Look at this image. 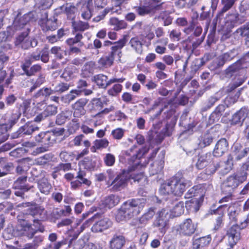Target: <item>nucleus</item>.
<instances>
[{
	"mask_svg": "<svg viewBox=\"0 0 249 249\" xmlns=\"http://www.w3.org/2000/svg\"><path fill=\"white\" fill-rule=\"evenodd\" d=\"M39 128L32 122L28 121L18 128V130L11 135L12 139L31 135L34 132L38 131Z\"/></svg>",
	"mask_w": 249,
	"mask_h": 249,
	"instance_id": "15",
	"label": "nucleus"
},
{
	"mask_svg": "<svg viewBox=\"0 0 249 249\" xmlns=\"http://www.w3.org/2000/svg\"><path fill=\"white\" fill-rule=\"evenodd\" d=\"M212 159V155L210 152L198 154L196 163V168L199 170L203 169L211 163Z\"/></svg>",
	"mask_w": 249,
	"mask_h": 249,
	"instance_id": "32",
	"label": "nucleus"
},
{
	"mask_svg": "<svg viewBox=\"0 0 249 249\" xmlns=\"http://www.w3.org/2000/svg\"><path fill=\"white\" fill-rule=\"evenodd\" d=\"M64 10L67 18L73 21L76 17L77 8L73 4L66 3L64 4Z\"/></svg>",
	"mask_w": 249,
	"mask_h": 249,
	"instance_id": "43",
	"label": "nucleus"
},
{
	"mask_svg": "<svg viewBox=\"0 0 249 249\" xmlns=\"http://www.w3.org/2000/svg\"><path fill=\"white\" fill-rule=\"evenodd\" d=\"M120 83H117L114 84L112 87L107 90V94L109 96L116 97L121 92L123 86Z\"/></svg>",
	"mask_w": 249,
	"mask_h": 249,
	"instance_id": "63",
	"label": "nucleus"
},
{
	"mask_svg": "<svg viewBox=\"0 0 249 249\" xmlns=\"http://www.w3.org/2000/svg\"><path fill=\"white\" fill-rule=\"evenodd\" d=\"M68 245V247H72V240L63 239L61 241L50 244V248L52 249H60L63 246Z\"/></svg>",
	"mask_w": 249,
	"mask_h": 249,
	"instance_id": "60",
	"label": "nucleus"
},
{
	"mask_svg": "<svg viewBox=\"0 0 249 249\" xmlns=\"http://www.w3.org/2000/svg\"><path fill=\"white\" fill-rule=\"evenodd\" d=\"M205 35H203L200 37L194 36L191 35L186 39V41L192 43V50L196 49L204 41Z\"/></svg>",
	"mask_w": 249,
	"mask_h": 249,
	"instance_id": "51",
	"label": "nucleus"
},
{
	"mask_svg": "<svg viewBox=\"0 0 249 249\" xmlns=\"http://www.w3.org/2000/svg\"><path fill=\"white\" fill-rule=\"evenodd\" d=\"M244 82V79L240 77L235 78L229 85L225 87V91L227 93L232 92Z\"/></svg>",
	"mask_w": 249,
	"mask_h": 249,
	"instance_id": "47",
	"label": "nucleus"
},
{
	"mask_svg": "<svg viewBox=\"0 0 249 249\" xmlns=\"http://www.w3.org/2000/svg\"><path fill=\"white\" fill-rule=\"evenodd\" d=\"M246 17L240 14L236 10L225 14L222 21L230 28L236 27L246 21Z\"/></svg>",
	"mask_w": 249,
	"mask_h": 249,
	"instance_id": "13",
	"label": "nucleus"
},
{
	"mask_svg": "<svg viewBox=\"0 0 249 249\" xmlns=\"http://www.w3.org/2000/svg\"><path fill=\"white\" fill-rule=\"evenodd\" d=\"M222 93L219 91L213 95L209 96L203 103L201 108V112H205L210 109L215 103L222 97Z\"/></svg>",
	"mask_w": 249,
	"mask_h": 249,
	"instance_id": "28",
	"label": "nucleus"
},
{
	"mask_svg": "<svg viewBox=\"0 0 249 249\" xmlns=\"http://www.w3.org/2000/svg\"><path fill=\"white\" fill-rule=\"evenodd\" d=\"M239 53V49L238 48H234L223 53L213 62V65L211 66L212 67H213L212 69L214 70L222 67L226 63L233 59Z\"/></svg>",
	"mask_w": 249,
	"mask_h": 249,
	"instance_id": "12",
	"label": "nucleus"
},
{
	"mask_svg": "<svg viewBox=\"0 0 249 249\" xmlns=\"http://www.w3.org/2000/svg\"><path fill=\"white\" fill-rule=\"evenodd\" d=\"M111 25L113 26V29L119 31L121 29H125L127 26L126 22L124 20H119L116 18H112L109 20Z\"/></svg>",
	"mask_w": 249,
	"mask_h": 249,
	"instance_id": "53",
	"label": "nucleus"
},
{
	"mask_svg": "<svg viewBox=\"0 0 249 249\" xmlns=\"http://www.w3.org/2000/svg\"><path fill=\"white\" fill-rule=\"evenodd\" d=\"M72 26L73 27V31L75 33H81L84 32L85 30H88L89 28V25L88 22L79 21L75 22L74 20L71 22Z\"/></svg>",
	"mask_w": 249,
	"mask_h": 249,
	"instance_id": "50",
	"label": "nucleus"
},
{
	"mask_svg": "<svg viewBox=\"0 0 249 249\" xmlns=\"http://www.w3.org/2000/svg\"><path fill=\"white\" fill-rule=\"evenodd\" d=\"M7 231H13L12 234L7 236L9 239L12 238L13 237L23 235L26 236L29 239H31L34 237L37 230H34L32 228L31 222L29 220L23 219L15 228L13 227H8Z\"/></svg>",
	"mask_w": 249,
	"mask_h": 249,
	"instance_id": "9",
	"label": "nucleus"
},
{
	"mask_svg": "<svg viewBox=\"0 0 249 249\" xmlns=\"http://www.w3.org/2000/svg\"><path fill=\"white\" fill-rule=\"evenodd\" d=\"M9 56L6 53L5 48L0 46V70L3 69L9 60Z\"/></svg>",
	"mask_w": 249,
	"mask_h": 249,
	"instance_id": "58",
	"label": "nucleus"
},
{
	"mask_svg": "<svg viewBox=\"0 0 249 249\" xmlns=\"http://www.w3.org/2000/svg\"><path fill=\"white\" fill-rule=\"evenodd\" d=\"M121 200V197L116 195L111 194L105 197L101 201V206L104 208L111 209L117 205Z\"/></svg>",
	"mask_w": 249,
	"mask_h": 249,
	"instance_id": "34",
	"label": "nucleus"
},
{
	"mask_svg": "<svg viewBox=\"0 0 249 249\" xmlns=\"http://www.w3.org/2000/svg\"><path fill=\"white\" fill-rule=\"evenodd\" d=\"M72 116V112L65 110L59 113L56 117L55 123L57 125L64 124L67 121L70 120Z\"/></svg>",
	"mask_w": 249,
	"mask_h": 249,
	"instance_id": "45",
	"label": "nucleus"
},
{
	"mask_svg": "<svg viewBox=\"0 0 249 249\" xmlns=\"http://www.w3.org/2000/svg\"><path fill=\"white\" fill-rule=\"evenodd\" d=\"M214 137L210 133H205L199 139L198 146L203 148L210 145L213 142Z\"/></svg>",
	"mask_w": 249,
	"mask_h": 249,
	"instance_id": "44",
	"label": "nucleus"
},
{
	"mask_svg": "<svg viewBox=\"0 0 249 249\" xmlns=\"http://www.w3.org/2000/svg\"><path fill=\"white\" fill-rule=\"evenodd\" d=\"M92 111L97 112L95 115L96 117H102L103 115L107 114L114 109V107L112 106L109 108H105L103 109L104 104L100 98L94 99L92 100Z\"/></svg>",
	"mask_w": 249,
	"mask_h": 249,
	"instance_id": "23",
	"label": "nucleus"
},
{
	"mask_svg": "<svg viewBox=\"0 0 249 249\" xmlns=\"http://www.w3.org/2000/svg\"><path fill=\"white\" fill-rule=\"evenodd\" d=\"M149 150V147L146 146L139 149L137 153L129 159L128 163L130 166L128 170L121 169L118 171L115 169H109L107 170V177L108 178L107 184L112 186L113 191H120L126 185L130 177V171H139L142 167L146 166L147 162L144 164H142L140 159Z\"/></svg>",
	"mask_w": 249,
	"mask_h": 249,
	"instance_id": "1",
	"label": "nucleus"
},
{
	"mask_svg": "<svg viewBox=\"0 0 249 249\" xmlns=\"http://www.w3.org/2000/svg\"><path fill=\"white\" fill-rule=\"evenodd\" d=\"M221 163L220 162L213 161L212 164H209L204 170V174L211 176L214 174L216 171L220 169Z\"/></svg>",
	"mask_w": 249,
	"mask_h": 249,
	"instance_id": "57",
	"label": "nucleus"
},
{
	"mask_svg": "<svg viewBox=\"0 0 249 249\" xmlns=\"http://www.w3.org/2000/svg\"><path fill=\"white\" fill-rule=\"evenodd\" d=\"M112 225V221L107 217H104L95 222L91 227L93 232H102L110 228Z\"/></svg>",
	"mask_w": 249,
	"mask_h": 249,
	"instance_id": "30",
	"label": "nucleus"
},
{
	"mask_svg": "<svg viewBox=\"0 0 249 249\" xmlns=\"http://www.w3.org/2000/svg\"><path fill=\"white\" fill-rule=\"evenodd\" d=\"M94 79L95 82L99 87L104 89L113 83H123L125 80V78L121 77L119 78H112L108 80L107 76L103 74L95 75Z\"/></svg>",
	"mask_w": 249,
	"mask_h": 249,
	"instance_id": "20",
	"label": "nucleus"
},
{
	"mask_svg": "<svg viewBox=\"0 0 249 249\" xmlns=\"http://www.w3.org/2000/svg\"><path fill=\"white\" fill-rule=\"evenodd\" d=\"M168 212L164 209L158 210L156 215V218L153 223V226L158 229L161 233H165L166 231V226L168 223L167 215Z\"/></svg>",
	"mask_w": 249,
	"mask_h": 249,
	"instance_id": "16",
	"label": "nucleus"
},
{
	"mask_svg": "<svg viewBox=\"0 0 249 249\" xmlns=\"http://www.w3.org/2000/svg\"><path fill=\"white\" fill-rule=\"evenodd\" d=\"M236 32L241 36L245 37V44L249 48V21L237 29Z\"/></svg>",
	"mask_w": 249,
	"mask_h": 249,
	"instance_id": "48",
	"label": "nucleus"
},
{
	"mask_svg": "<svg viewBox=\"0 0 249 249\" xmlns=\"http://www.w3.org/2000/svg\"><path fill=\"white\" fill-rule=\"evenodd\" d=\"M20 117L21 113L18 111L12 113L8 118L7 123L0 124L1 129L2 130L8 129L10 131L12 127L17 123Z\"/></svg>",
	"mask_w": 249,
	"mask_h": 249,
	"instance_id": "37",
	"label": "nucleus"
},
{
	"mask_svg": "<svg viewBox=\"0 0 249 249\" xmlns=\"http://www.w3.org/2000/svg\"><path fill=\"white\" fill-rule=\"evenodd\" d=\"M53 155L52 153L45 154L36 160V164L44 166L52 160Z\"/></svg>",
	"mask_w": 249,
	"mask_h": 249,
	"instance_id": "61",
	"label": "nucleus"
},
{
	"mask_svg": "<svg viewBox=\"0 0 249 249\" xmlns=\"http://www.w3.org/2000/svg\"><path fill=\"white\" fill-rule=\"evenodd\" d=\"M88 100L86 98H81L77 101L72 105L73 109V116L76 118L81 117L86 113V110L84 108L85 106L87 104Z\"/></svg>",
	"mask_w": 249,
	"mask_h": 249,
	"instance_id": "31",
	"label": "nucleus"
},
{
	"mask_svg": "<svg viewBox=\"0 0 249 249\" xmlns=\"http://www.w3.org/2000/svg\"><path fill=\"white\" fill-rule=\"evenodd\" d=\"M126 243V238L120 232H116L109 242L110 249H122Z\"/></svg>",
	"mask_w": 249,
	"mask_h": 249,
	"instance_id": "26",
	"label": "nucleus"
},
{
	"mask_svg": "<svg viewBox=\"0 0 249 249\" xmlns=\"http://www.w3.org/2000/svg\"><path fill=\"white\" fill-rule=\"evenodd\" d=\"M248 173L240 171L234 173L228 176L224 181L221 187L222 194L233 193L235 189L245 180H246Z\"/></svg>",
	"mask_w": 249,
	"mask_h": 249,
	"instance_id": "7",
	"label": "nucleus"
},
{
	"mask_svg": "<svg viewBox=\"0 0 249 249\" xmlns=\"http://www.w3.org/2000/svg\"><path fill=\"white\" fill-rule=\"evenodd\" d=\"M197 227V224L194 223L191 218H187L180 224L177 231L181 236H190L195 233Z\"/></svg>",
	"mask_w": 249,
	"mask_h": 249,
	"instance_id": "18",
	"label": "nucleus"
},
{
	"mask_svg": "<svg viewBox=\"0 0 249 249\" xmlns=\"http://www.w3.org/2000/svg\"><path fill=\"white\" fill-rule=\"evenodd\" d=\"M37 187L41 193L48 195L52 189L51 183L47 178H43L37 181Z\"/></svg>",
	"mask_w": 249,
	"mask_h": 249,
	"instance_id": "38",
	"label": "nucleus"
},
{
	"mask_svg": "<svg viewBox=\"0 0 249 249\" xmlns=\"http://www.w3.org/2000/svg\"><path fill=\"white\" fill-rule=\"evenodd\" d=\"M226 106L225 104L218 105L209 116V123L213 124L218 122L226 110Z\"/></svg>",
	"mask_w": 249,
	"mask_h": 249,
	"instance_id": "35",
	"label": "nucleus"
},
{
	"mask_svg": "<svg viewBox=\"0 0 249 249\" xmlns=\"http://www.w3.org/2000/svg\"><path fill=\"white\" fill-rule=\"evenodd\" d=\"M75 67L72 65L67 66L65 68L61 77L66 81H70L74 77V72L75 71Z\"/></svg>",
	"mask_w": 249,
	"mask_h": 249,
	"instance_id": "56",
	"label": "nucleus"
},
{
	"mask_svg": "<svg viewBox=\"0 0 249 249\" xmlns=\"http://www.w3.org/2000/svg\"><path fill=\"white\" fill-rule=\"evenodd\" d=\"M232 153L231 155L235 161H241L245 158L249 160V147H243L239 143L235 144Z\"/></svg>",
	"mask_w": 249,
	"mask_h": 249,
	"instance_id": "21",
	"label": "nucleus"
},
{
	"mask_svg": "<svg viewBox=\"0 0 249 249\" xmlns=\"http://www.w3.org/2000/svg\"><path fill=\"white\" fill-rule=\"evenodd\" d=\"M211 239L210 235L199 238L194 237L192 240V249H201L208 246Z\"/></svg>",
	"mask_w": 249,
	"mask_h": 249,
	"instance_id": "36",
	"label": "nucleus"
},
{
	"mask_svg": "<svg viewBox=\"0 0 249 249\" xmlns=\"http://www.w3.org/2000/svg\"><path fill=\"white\" fill-rule=\"evenodd\" d=\"M249 223V219L247 218L241 222L240 226L234 225L227 231V235L228 237L229 243L231 247H233L240 239V231L247 226Z\"/></svg>",
	"mask_w": 249,
	"mask_h": 249,
	"instance_id": "11",
	"label": "nucleus"
},
{
	"mask_svg": "<svg viewBox=\"0 0 249 249\" xmlns=\"http://www.w3.org/2000/svg\"><path fill=\"white\" fill-rule=\"evenodd\" d=\"M161 158L159 161H155L153 163L151 164L150 168V172L152 175L157 174L160 173L162 171L164 167V154L165 152L162 151L161 152Z\"/></svg>",
	"mask_w": 249,
	"mask_h": 249,
	"instance_id": "41",
	"label": "nucleus"
},
{
	"mask_svg": "<svg viewBox=\"0 0 249 249\" xmlns=\"http://www.w3.org/2000/svg\"><path fill=\"white\" fill-rule=\"evenodd\" d=\"M57 112V107L53 105H49L40 113L34 118L35 122L39 123L48 117L55 115Z\"/></svg>",
	"mask_w": 249,
	"mask_h": 249,
	"instance_id": "29",
	"label": "nucleus"
},
{
	"mask_svg": "<svg viewBox=\"0 0 249 249\" xmlns=\"http://www.w3.org/2000/svg\"><path fill=\"white\" fill-rule=\"evenodd\" d=\"M24 216L25 219L31 216V221L33 222L34 225L37 228V231L41 232L44 231V228L41 222L46 219V211L44 208L38 205L29 207L27 209Z\"/></svg>",
	"mask_w": 249,
	"mask_h": 249,
	"instance_id": "8",
	"label": "nucleus"
},
{
	"mask_svg": "<svg viewBox=\"0 0 249 249\" xmlns=\"http://www.w3.org/2000/svg\"><path fill=\"white\" fill-rule=\"evenodd\" d=\"M37 19L36 12L35 11H30L20 17L18 13L13 22L12 27L15 30H20L26 26L30 22L36 21Z\"/></svg>",
	"mask_w": 249,
	"mask_h": 249,
	"instance_id": "10",
	"label": "nucleus"
},
{
	"mask_svg": "<svg viewBox=\"0 0 249 249\" xmlns=\"http://www.w3.org/2000/svg\"><path fill=\"white\" fill-rule=\"evenodd\" d=\"M249 114V110L246 107H242L240 110L235 112L230 120L231 125H239L242 126L244 123L246 122L248 115Z\"/></svg>",
	"mask_w": 249,
	"mask_h": 249,
	"instance_id": "22",
	"label": "nucleus"
},
{
	"mask_svg": "<svg viewBox=\"0 0 249 249\" xmlns=\"http://www.w3.org/2000/svg\"><path fill=\"white\" fill-rule=\"evenodd\" d=\"M54 94L53 89L49 88L43 87L39 89L33 96L34 98H47L50 95Z\"/></svg>",
	"mask_w": 249,
	"mask_h": 249,
	"instance_id": "52",
	"label": "nucleus"
},
{
	"mask_svg": "<svg viewBox=\"0 0 249 249\" xmlns=\"http://www.w3.org/2000/svg\"><path fill=\"white\" fill-rule=\"evenodd\" d=\"M146 202V199L143 197L130 199L124 202L118 210L116 215L117 221H126L139 214L144 207Z\"/></svg>",
	"mask_w": 249,
	"mask_h": 249,
	"instance_id": "4",
	"label": "nucleus"
},
{
	"mask_svg": "<svg viewBox=\"0 0 249 249\" xmlns=\"http://www.w3.org/2000/svg\"><path fill=\"white\" fill-rule=\"evenodd\" d=\"M73 37L68 38L66 42L69 46V53H79L81 52L80 48L84 45L82 41L83 38V35L81 33H75Z\"/></svg>",
	"mask_w": 249,
	"mask_h": 249,
	"instance_id": "19",
	"label": "nucleus"
},
{
	"mask_svg": "<svg viewBox=\"0 0 249 249\" xmlns=\"http://www.w3.org/2000/svg\"><path fill=\"white\" fill-rule=\"evenodd\" d=\"M208 56L204 55L201 58L195 59L192 63L191 66V71L196 72L201 67L204 66L208 61Z\"/></svg>",
	"mask_w": 249,
	"mask_h": 249,
	"instance_id": "46",
	"label": "nucleus"
},
{
	"mask_svg": "<svg viewBox=\"0 0 249 249\" xmlns=\"http://www.w3.org/2000/svg\"><path fill=\"white\" fill-rule=\"evenodd\" d=\"M249 66V63L246 61V59L241 58L230 65L225 70V76L227 78H231L233 76L237 78L236 76L239 75L241 71L247 68Z\"/></svg>",
	"mask_w": 249,
	"mask_h": 249,
	"instance_id": "14",
	"label": "nucleus"
},
{
	"mask_svg": "<svg viewBox=\"0 0 249 249\" xmlns=\"http://www.w3.org/2000/svg\"><path fill=\"white\" fill-rule=\"evenodd\" d=\"M168 4L162 0H144L143 5L136 6L135 9L140 16H152L158 11L166 10Z\"/></svg>",
	"mask_w": 249,
	"mask_h": 249,
	"instance_id": "5",
	"label": "nucleus"
},
{
	"mask_svg": "<svg viewBox=\"0 0 249 249\" xmlns=\"http://www.w3.org/2000/svg\"><path fill=\"white\" fill-rule=\"evenodd\" d=\"M27 177V176H21L18 177L16 180L14 182L12 186L13 189H34L35 187L33 185H30L26 184Z\"/></svg>",
	"mask_w": 249,
	"mask_h": 249,
	"instance_id": "40",
	"label": "nucleus"
},
{
	"mask_svg": "<svg viewBox=\"0 0 249 249\" xmlns=\"http://www.w3.org/2000/svg\"><path fill=\"white\" fill-rule=\"evenodd\" d=\"M129 44L136 53L142 54L143 44L138 37L132 38L129 42Z\"/></svg>",
	"mask_w": 249,
	"mask_h": 249,
	"instance_id": "54",
	"label": "nucleus"
},
{
	"mask_svg": "<svg viewBox=\"0 0 249 249\" xmlns=\"http://www.w3.org/2000/svg\"><path fill=\"white\" fill-rule=\"evenodd\" d=\"M126 43V39L125 37L116 41L114 46H112L111 47V52L107 55L103 56L98 60V63L99 66L102 68H107L113 65L116 55L120 59L122 55V49Z\"/></svg>",
	"mask_w": 249,
	"mask_h": 249,
	"instance_id": "6",
	"label": "nucleus"
},
{
	"mask_svg": "<svg viewBox=\"0 0 249 249\" xmlns=\"http://www.w3.org/2000/svg\"><path fill=\"white\" fill-rule=\"evenodd\" d=\"M148 141L151 146L152 144L160 143L164 139L163 134L157 130H151L148 132Z\"/></svg>",
	"mask_w": 249,
	"mask_h": 249,
	"instance_id": "39",
	"label": "nucleus"
},
{
	"mask_svg": "<svg viewBox=\"0 0 249 249\" xmlns=\"http://www.w3.org/2000/svg\"><path fill=\"white\" fill-rule=\"evenodd\" d=\"M191 181L186 179L180 172L166 182L162 184L159 189L161 195L173 194L175 196H181L186 188L191 185Z\"/></svg>",
	"mask_w": 249,
	"mask_h": 249,
	"instance_id": "3",
	"label": "nucleus"
},
{
	"mask_svg": "<svg viewBox=\"0 0 249 249\" xmlns=\"http://www.w3.org/2000/svg\"><path fill=\"white\" fill-rule=\"evenodd\" d=\"M30 32V29L28 27H25V30L16 37L14 42L15 45L24 50L28 49V41Z\"/></svg>",
	"mask_w": 249,
	"mask_h": 249,
	"instance_id": "27",
	"label": "nucleus"
},
{
	"mask_svg": "<svg viewBox=\"0 0 249 249\" xmlns=\"http://www.w3.org/2000/svg\"><path fill=\"white\" fill-rule=\"evenodd\" d=\"M73 249H102V248L92 243L86 244L84 239H79L74 243Z\"/></svg>",
	"mask_w": 249,
	"mask_h": 249,
	"instance_id": "42",
	"label": "nucleus"
},
{
	"mask_svg": "<svg viewBox=\"0 0 249 249\" xmlns=\"http://www.w3.org/2000/svg\"><path fill=\"white\" fill-rule=\"evenodd\" d=\"M57 19L54 18L53 20H46L45 22H44L41 25V29L43 32H47L48 31H54L57 28Z\"/></svg>",
	"mask_w": 249,
	"mask_h": 249,
	"instance_id": "55",
	"label": "nucleus"
},
{
	"mask_svg": "<svg viewBox=\"0 0 249 249\" xmlns=\"http://www.w3.org/2000/svg\"><path fill=\"white\" fill-rule=\"evenodd\" d=\"M157 208L155 207H152L148 209L147 211L140 218V222L142 224H145L147 221L152 219L154 215H156L158 212Z\"/></svg>",
	"mask_w": 249,
	"mask_h": 249,
	"instance_id": "49",
	"label": "nucleus"
},
{
	"mask_svg": "<svg viewBox=\"0 0 249 249\" xmlns=\"http://www.w3.org/2000/svg\"><path fill=\"white\" fill-rule=\"evenodd\" d=\"M184 211V203L182 201H179L176 202L171 212L174 216L177 217L182 214Z\"/></svg>",
	"mask_w": 249,
	"mask_h": 249,
	"instance_id": "59",
	"label": "nucleus"
},
{
	"mask_svg": "<svg viewBox=\"0 0 249 249\" xmlns=\"http://www.w3.org/2000/svg\"><path fill=\"white\" fill-rule=\"evenodd\" d=\"M219 162L221 163V166L218 171L220 176H224L227 175L233 168V157L231 154L228 155L227 160L224 162Z\"/></svg>",
	"mask_w": 249,
	"mask_h": 249,
	"instance_id": "33",
	"label": "nucleus"
},
{
	"mask_svg": "<svg viewBox=\"0 0 249 249\" xmlns=\"http://www.w3.org/2000/svg\"><path fill=\"white\" fill-rule=\"evenodd\" d=\"M82 164L87 170H93L96 165L95 160L89 157L85 158L81 161Z\"/></svg>",
	"mask_w": 249,
	"mask_h": 249,
	"instance_id": "62",
	"label": "nucleus"
},
{
	"mask_svg": "<svg viewBox=\"0 0 249 249\" xmlns=\"http://www.w3.org/2000/svg\"><path fill=\"white\" fill-rule=\"evenodd\" d=\"M55 139L54 133L49 131L41 132L35 137L36 142L42 145L53 144Z\"/></svg>",
	"mask_w": 249,
	"mask_h": 249,
	"instance_id": "24",
	"label": "nucleus"
},
{
	"mask_svg": "<svg viewBox=\"0 0 249 249\" xmlns=\"http://www.w3.org/2000/svg\"><path fill=\"white\" fill-rule=\"evenodd\" d=\"M39 59H40V53L37 54L32 53L21 62L20 68L23 72L20 73L19 75L31 77L38 74L35 80L34 79H32L33 85L29 89L28 91L30 93L40 87L46 81L45 74L41 72L42 69L41 66L39 64L32 65L34 61H38Z\"/></svg>",
	"mask_w": 249,
	"mask_h": 249,
	"instance_id": "2",
	"label": "nucleus"
},
{
	"mask_svg": "<svg viewBox=\"0 0 249 249\" xmlns=\"http://www.w3.org/2000/svg\"><path fill=\"white\" fill-rule=\"evenodd\" d=\"M94 62L90 61L86 63L82 69V73L86 76H89L93 74L94 71Z\"/></svg>",
	"mask_w": 249,
	"mask_h": 249,
	"instance_id": "64",
	"label": "nucleus"
},
{
	"mask_svg": "<svg viewBox=\"0 0 249 249\" xmlns=\"http://www.w3.org/2000/svg\"><path fill=\"white\" fill-rule=\"evenodd\" d=\"M229 150V142L225 138H222L216 142L213 151L215 157H221Z\"/></svg>",
	"mask_w": 249,
	"mask_h": 249,
	"instance_id": "25",
	"label": "nucleus"
},
{
	"mask_svg": "<svg viewBox=\"0 0 249 249\" xmlns=\"http://www.w3.org/2000/svg\"><path fill=\"white\" fill-rule=\"evenodd\" d=\"M237 0H221V3L223 5V7L220 11L217 13L216 17L213 20V31H215L217 24L222 22V20L223 18H224L226 13L233 6Z\"/></svg>",
	"mask_w": 249,
	"mask_h": 249,
	"instance_id": "17",
	"label": "nucleus"
}]
</instances>
